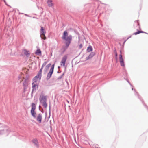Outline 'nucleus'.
<instances>
[{"instance_id": "nucleus-20", "label": "nucleus", "mask_w": 148, "mask_h": 148, "mask_svg": "<svg viewBox=\"0 0 148 148\" xmlns=\"http://www.w3.org/2000/svg\"><path fill=\"white\" fill-rule=\"evenodd\" d=\"M64 75V73H63V74L61 75L60 76V77H58V79H61L62 77Z\"/></svg>"}, {"instance_id": "nucleus-4", "label": "nucleus", "mask_w": 148, "mask_h": 148, "mask_svg": "<svg viewBox=\"0 0 148 148\" xmlns=\"http://www.w3.org/2000/svg\"><path fill=\"white\" fill-rule=\"evenodd\" d=\"M54 65V64L52 65L51 68L49 72L47 74L46 78V79L47 80H49L51 78L52 75L53 73Z\"/></svg>"}, {"instance_id": "nucleus-2", "label": "nucleus", "mask_w": 148, "mask_h": 148, "mask_svg": "<svg viewBox=\"0 0 148 148\" xmlns=\"http://www.w3.org/2000/svg\"><path fill=\"white\" fill-rule=\"evenodd\" d=\"M47 97V96L41 95L39 97V100L40 103L42 104L44 108H46L47 107V105L46 103Z\"/></svg>"}, {"instance_id": "nucleus-35", "label": "nucleus", "mask_w": 148, "mask_h": 148, "mask_svg": "<svg viewBox=\"0 0 148 148\" xmlns=\"http://www.w3.org/2000/svg\"><path fill=\"white\" fill-rule=\"evenodd\" d=\"M23 85H24V83H23Z\"/></svg>"}, {"instance_id": "nucleus-11", "label": "nucleus", "mask_w": 148, "mask_h": 148, "mask_svg": "<svg viewBox=\"0 0 148 148\" xmlns=\"http://www.w3.org/2000/svg\"><path fill=\"white\" fill-rule=\"evenodd\" d=\"M42 118V114H39L38 115L36 118L37 121L40 123H41Z\"/></svg>"}, {"instance_id": "nucleus-33", "label": "nucleus", "mask_w": 148, "mask_h": 148, "mask_svg": "<svg viewBox=\"0 0 148 148\" xmlns=\"http://www.w3.org/2000/svg\"><path fill=\"white\" fill-rule=\"evenodd\" d=\"M40 106H39V108H40Z\"/></svg>"}, {"instance_id": "nucleus-18", "label": "nucleus", "mask_w": 148, "mask_h": 148, "mask_svg": "<svg viewBox=\"0 0 148 148\" xmlns=\"http://www.w3.org/2000/svg\"><path fill=\"white\" fill-rule=\"evenodd\" d=\"M92 48L91 46H90L87 48V51L88 52H89L92 51Z\"/></svg>"}, {"instance_id": "nucleus-29", "label": "nucleus", "mask_w": 148, "mask_h": 148, "mask_svg": "<svg viewBox=\"0 0 148 148\" xmlns=\"http://www.w3.org/2000/svg\"><path fill=\"white\" fill-rule=\"evenodd\" d=\"M130 37H131V36H130V37H129L128 38H127V39H129V38H130Z\"/></svg>"}, {"instance_id": "nucleus-25", "label": "nucleus", "mask_w": 148, "mask_h": 148, "mask_svg": "<svg viewBox=\"0 0 148 148\" xmlns=\"http://www.w3.org/2000/svg\"><path fill=\"white\" fill-rule=\"evenodd\" d=\"M43 66V65L42 64V67H41V69H43V67L44 66Z\"/></svg>"}, {"instance_id": "nucleus-27", "label": "nucleus", "mask_w": 148, "mask_h": 148, "mask_svg": "<svg viewBox=\"0 0 148 148\" xmlns=\"http://www.w3.org/2000/svg\"><path fill=\"white\" fill-rule=\"evenodd\" d=\"M25 15L26 16H28V17H29V16L28 15L26 14H25Z\"/></svg>"}, {"instance_id": "nucleus-23", "label": "nucleus", "mask_w": 148, "mask_h": 148, "mask_svg": "<svg viewBox=\"0 0 148 148\" xmlns=\"http://www.w3.org/2000/svg\"><path fill=\"white\" fill-rule=\"evenodd\" d=\"M47 62H45L43 64V66H45L47 64Z\"/></svg>"}, {"instance_id": "nucleus-9", "label": "nucleus", "mask_w": 148, "mask_h": 148, "mask_svg": "<svg viewBox=\"0 0 148 148\" xmlns=\"http://www.w3.org/2000/svg\"><path fill=\"white\" fill-rule=\"evenodd\" d=\"M41 75L38 73L37 75L33 78V81L34 82H36L38 80H40Z\"/></svg>"}, {"instance_id": "nucleus-7", "label": "nucleus", "mask_w": 148, "mask_h": 148, "mask_svg": "<svg viewBox=\"0 0 148 148\" xmlns=\"http://www.w3.org/2000/svg\"><path fill=\"white\" fill-rule=\"evenodd\" d=\"M67 58V55L64 56L62 58L61 61L60 62V65L61 66L62 65L64 66L66 60Z\"/></svg>"}, {"instance_id": "nucleus-17", "label": "nucleus", "mask_w": 148, "mask_h": 148, "mask_svg": "<svg viewBox=\"0 0 148 148\" xmlns=\"http://www.w3.org/2000/svg\"><path fill=\"white\" fill-rule=\"evenodd\" d=\"M24 53L25 54L27 57L29 56L30 53L28 51H27V50L25 49L24 50Z\"/></svg>"}, {"instance_id": "nucleus-6", "label": "nucleus", "mask_w": 148, "mask_h": 148, "mask_svg": "<svg viewBox=\"0 0 148 148\" xmlns=\"http://www.w3.org/2000/svg\"><path fill=\"white\" fill-rule=\"evenodd\" d=\"M120 54L119 55V61L121 65L122 66H124L125 64L124 60L122 58L121 51H120Z\"/></svg>"}, {"instance_id": "nucleus-13", "label": "nucleus", "mask_w": 148, "mask_h": 148, "mask_svg": "<svg viewBox=\"0 0 148 148\" xmlns=\"http://www.w3.org/2000/svg\"><path fill=\"white\" fill-rule=\"evenodd\" d=\"M95 53L94 52H91L90 55L86 58V60H88L92 58L95 55Z\"/></svg>"}, {"instance_id": "nucleus-10", "label": "nucleus", "mask_w": 148, "mask_h": 148, "mask_svg": "<svg viewBox=\"0 0 148 148\" xmlns=\"http://www.w3.org/2000/svg\"><path fill=\"white\" fill-rule=\"evenodd\" d=\"M134 27L136 28L137 29H140V26L138 21H134Z\"/></svg>"}, {"instance_id": "nucleus-5", "label": "nucleus", "mask_w": 148, "mask_h": 148, "mask_svg": "<svg viewBox=\"0 0 148 148\" xmlns=\"http://www.w3.org/2000/svg\"><path fill=\"white\" fill-rule=\"evenodd\" d=\"M46 33V31L44 29L43 27H41L40 31V34L41 38L44 40L46 39V38L45 35Z\"/></svg>"}, {"instance_id": "nucleus-31", "label": "nucleus", "mask_w": 148, "mask_h": 148, "mask_svg": "<svg viewBox=\"0 0 148 148\" xmlns=\"http://www.w3.org/2000/svg\"><path fill=\"white\" fill-rule=\"evenodd\" d=\"M134 91L135 92V90L134 89Z\"/></svg>"}, {"instance_id": "nucleus-30", "label": "nucleus", "mask_w": 148, "mask_h": 148, "mask_svg": "<svg viewBox=\"0 0 148 148\" xmlns=\"http://www.w3.org/2000/svg\"><path fill=\"white\" fill-rule=\"evenodd\" d=\"M132 90H133V88H132Z\"/></svg>"}, {"instance_id": "nucleus-8", "label": "nucleus", "mask_w": 148, "mask_h": 148, "mask_svg": "<svg viewBox=\"0 0 148 148\" xmlns=\"http://www.w3.org/2000/svg\"><path fill=\"white\" fill-rule=\"evenodd\" d=\"M32 93L36 90V88L38 87V85L36 82H34L32 83Z\"/></svg>"}, {"instance_id": "nucleus-16", "label": "nucleus", "mask_w": 148, "mask_h": 148, "mask_svg": "<svg viewBox=\"0 0 148 148\" xmlns=\"http://www.w3.org/2000/svg\"><path fill=\"white\" fill-rule=\"evenodd\" d=\"M35 53L38 55L40 56L41 55V52L40 49H38L36 52Z\"/></svg>"}, {"instance_id": "nucleus-21", "label": "nucleus", "mask_w": 148, "mask_h": 148, "mask_svg": "<svg viewBox=\"0 0 148 148\" xmlns=\"http://www.w3.org/2000/svg\"><path fill=\"white\" fill-rule=\"evenodd\" d=\"M42 69L41 68V69H40L38 73L39 74H40L41 75V73L42 71Z\"/></svg>"}, {"instance_id": "nucleus-14", "label": "nucleus", "mask_w": 148, "mask_h": 148, "mask_svg": "<svg viewBox=\"0 0 148 148\" xmlns=\"http://www.w3.org/2000/svg\"><path fill=\"white\" fill-rule=\"evenodd\" d=\"M47 3L49 7H52L53 5V3H52V0H48Z\"/></svg>"}, {"instance_id": "nucleus-3", "label": "nucleus", "mask_w": 148, "mask_h": 148, "mask_svg": "<svg viewBox=\"0 0 148 148\" xmlns=\"http://www.w3.org/2000/svg\"><path fill=\"white\" fill-rule=\"evenodd\" d=\"M32 108L31 110V113L32 116L34 118H36V113L35 112L36 108V105L35 103H32L31 106Z\"/></svg>"}, {"instance_id": "nucleus-12", "label": "nucleus", "mask_w": 148, "mask_h": 148, "mask_svg": "<svg viewBox=\"0 0 148 148\" xmlns=\"http://www.w3.org/2000/svg\"><path fill=\"white\" fill-rule=\"evenodd\" d=\"M32 142L34 144V145L37 148H38L39 143L38 140L36 138L32 140Z\"/></svg>"}, {"instance_id": "nucleus-1", "label": "nucleus", "mask_w": 148, "mask_h": 148, "mask_svg": "<svg viewBox=\"0 0 148 148\" xmlns=\"http://www.w3.org/2000/svg\"><path fill=\"white\" fill-rule=\"evenodd\" d=\"M66 31H65L63 33L62 39L65 41L66 46L64 47V50H66L70 44L72 39V36L71 35L69 36Z\"/></svg>"}, {"instance_id": "nucleus-32", "label": "nucleus", "mask_w": 148, "mask_h": 148, "mask_svg": "<svg viewBox=\"0 0 148 148\" xmlns=\"http://www.w3.org/2000/svg\"><path fill=\"white\" fill-rule=\"evenodd\" d=\"M58 72V73H59V72H58H58Z\"/></svg>"}, {"instance_id": "nucleus-34", "label": "nucleus", "mask_w": 148, "mask_h": 148, "mask_svg": "<svg viewBox=\"0 0 148 148\" xmlns=\"http://www.w3.org/2000/svg\"><path fill=\"white\" fill-rule=\"evenodd\" d=\"M60 68V67H58V68Z\"/></svg>"}, {"instance_id": "nucleus-24", "label": "nucleus", "mask_w": 148, "mask_h": 148, "mask_svg": "<svg viewBox=\"0 0 148 148\" xmlns=\"http://www.w3.org/2000/svg\"><path fill=\"white\" fill-rule=\"evenodd\" d=\"M127 82H128L131 85V86H132L131 84L130 83V82H129L128 80L127 81Z\"/></svg>"}, {"instance_id": "nucleus-22", "label": "nucleus", "mask_w": 148, "mask_h": 148, "mask_svg": "<svg viewBox=\"0 0 148 148\" xmlns=\"http://www.w3.org/2000/svg\"><path fill=\"white\" fill-rule=\"evenodd\" d=\"M83 46V45L82 44H80L79 46V49H81Z\"/></svg>"}, {"instance_id": "nucleus-26", "label": "nucleus", "mask_w": 148, "mask_h": 148, "mask_svg": "<svg viewBox=\"0 0 148 148\" xmlns=\"http://www.w3.org/2000/svg\"><path fill=\"white\" fill-rule=\"evenodd\" d=\"M115 56L116 57H117V54L116 52V53H115Z\"/></svg>"}, {"instance_id": "nucleus-15", "label": "nucleus", "mask_w": 148, "mask_h": 148, "mask_svg": "<svg viewBox=\"0 0 148 148\" xmlns=\"http://www.w3.org/2000/svg\"><path fill=\"white\" fill-rule=\"evenodd\" d=\"M51 65V63L49 64H48L45 67L44 69V71L46 72L48 70L49 67H50Z\"/></svg>"}, {"instance_id": "nucleus-28", "label": "nucleus", "mask_w": 148, "mask_h": 148, "mask_svg": "<svg viewBox=\"0 0 148 148\" xmlns=\"http://www.w3.org/2000/svg\"><path fill=\"white\" fill-rule=\"evenodd\" d=\"M18 78H19V79H20V78H21V77L19 76L18 77Z\"/></svg>"}, {"instance_id": "nucleus-19", "label": "nucleus", "mask_w": 148, "mask_h": 148, "mask_svg": "<svg viewBox=\"0 0 148 148\" xmlns=\"http://www.w3.org/2000/svg\"><path fill=\"white\" fill-rule=\"evenodd\" d=\"M144 33L145 32L142 31H138V32H137L135 33L134 34H135V35H137L138 34H139L140 33Z\"/></svg>"}]
</instances>
